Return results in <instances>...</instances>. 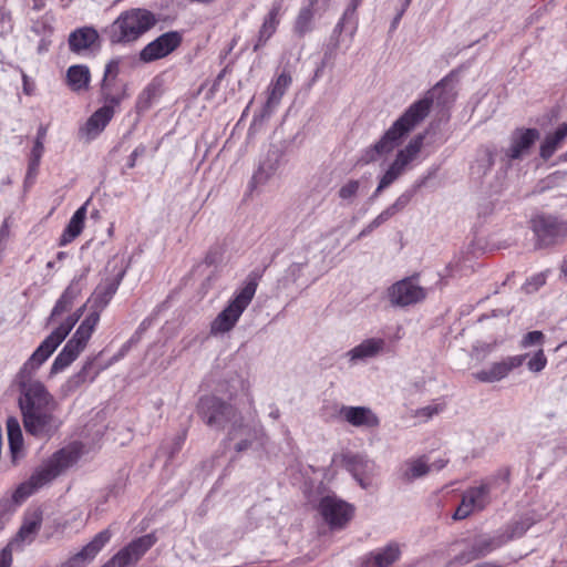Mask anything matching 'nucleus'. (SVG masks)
Returning a JSON list of instances; mask_svg holds the SVG:
<instances>
[{
	"label": "nucleus",
	"mask_w": 567,
	"mask_h": 567,
	"mask_svg": "<svg viewBox=\"0 0 567 567\" xmlns=\"http://www.w3.org/2000/svg\"><path fill=\"white\" fill-rule=\"evenodd\" d=\"M47 358L32 353L16 375L20 395L19 409L28 434L38 439H50L60 429L62 421L55 414L58 402L47 386L34 378Z\"/></svg>",
	"instance_id": "nucleus-1"
},
{
	"label": "nucleus",
	"mask_w": 567,
	"mask_h": 567,
	"mask_svg": "<svg viewBox=\"0 0 567 567\" xmlns=\"http://www.w3.org/2000/svg\"><path fill=\"white\" fill-rule=\"evenodd\" d=\"M124 272H120L114 277H107L97 285L87 303L91 305L92 311L80 323L71 339L65 343L61 352L54 359L51 365V373H58L69 367L78 359L80 353L85 349L91 339L101 317V312L112 300L116 293Z\"/></svg>",
	"instance_id": "nucleus-2"
},
{
	"label": "nucleus",
	"mask_w": 567,
	"mask_h": 567,
	"mask_svg": "<svg viewBox=\"0 0 567 567\" xmlns=\"http://www.w3.org/2000/svg\"><path fill=\"white\" fill-rule=\"evenodd\" d=\"M432 101L422 99L409 106V109L385 131L381 138L367 148L361 162L369 164L375 162L380 156L391 153L430 112Z\"/></svg>",
	"instance_id": "nucleus-3"
},
{
	"label": "nucleus",
	"mask_w": 567,
	"mask_h": 567,
	"mask_svg": "<svg viewBox=\"0 0 567 567\" xmlns=\"http://www.w3.org/2000/svg\"><path fill=\"white\" fill-rule=\"evenodd\" d=\"M157 22V17L147 9H128L112 22L106 33L112 44L132 43L154 28Z\"/></svg>",
	"instance_id": "nucleus-4"
},
{
	"label": "nucleus",
	"mask_w": 567,
	"mask_h": 567,
	"mask_svg": "<svg viewBox=\"0 0 567 567\" xmlns=\"http://www.w3.org/2000/svg\"><path fill=\"white\" fill-rule=\"evenodd\" d=\"M258 287L257 276L250 274L241 287L229 301L227 307L218 313L210 324V333L218 334L230 331L243 312L250 305Z\"/></svg>",
	"instance_id": "nucleus-5"
},
{
	"label": "nucleus",
	"mask_w": 567,
	"mask_h": 567,
	"mask_svg": "<svg viewBox=\"0 0 567 567\" xmlns=\"http://www.w3.org/2000/svg\"><path fill=\"white\" fill-rule=\"evenodd\" d=\"M460 551L450 560V565H466L483 558L505 545L499 532L480 534L472 539L458 543Z\"/></svg>",
	"instance_id": "nucleus-6"
},
{
	"label": "nucleus",
	"mask_w": 567,
	"mask_h": 567,
	"mask_svg": "<svg viewBox=\"0 0 567 567\" xmlns=\"http://www.w3.org/2000/svg\"><path fill=\"white\" fill-rule=\"evenodd\" d=\"M79 458L80 451L76 446L63 447L39 466L30 478L39 489L56 478L64 470L76 463Z\"/></svg>",
	"instance_id": "nucleus-7"
},
{
	"label": "nucleus",
	"mask_w": 567,
	"mask_h": 567,
	"mask_svg": "<svg viewBox=\"0 0 567 567\" xmlns=\"http://www.w3.org/2000/svg\"><path fill=\"white\" fill-rule=\"evenodd\" d=\"M536 248H547L561 243L567 237V221L553 215H536L530 219Z\"/></svg>",
	"instance_id": "nucleus-8"
},
{
	"label": "nucleus",
	"mask_w": 567,
	"mask_h": 567,
	"mask_svg": "<svg viewBox=\"0 0 567 567\" xmlns=\"http://www.w3.org/2000/svg\"><path fill=\"white\" fill-rule=\"evenodd\" d=\"M120 59H112L105 65L104 75L101 82V99L105 106L112 110L130 96L127 82L118 79Z\"/></svg>",
	"instance_id": "nucleus-9"
},
{
	"label": "nucleus",
	"mask_w": 567,
	"mask_h": 567,
	"mask_svg": "<svg viewBox=\"0 0 567 567\" xmlns=\"http://www.w3.org/2000/svg\"><path fill=\"white\" fill-rule=\"evenodd\" d=\"M197 412L208 426L215 429H223L227 423L233 424L239 415L231 404L212 395L199 399Z\"/></svg>",
	"instance_id": "nucleus-10"
},
{
	"label": "nucleus",
	"mask_w": 567,
	"mask_h": 567,
	"mask_svg": "<svg viewBox=\"0 0 567 567\" xmlns=\"http://www.w3.org/2000/svg\"><path fill=\"white\" fill-rule=\"evenodd\" d=\"M491 491L492 484L487 481H482L477 486L465 489L461 503L452 516L453 519H465L471 514L485 509L491 503Z\"/></svg>",
	"instance_id": "nucleus-11"
},
{
	"label": "nucleus",
	"mask_w": 567,
	"mask_h": 567,
	"mask_svg": "<svg viewBox=\"0 0 567 567\" xmlns=\"http://www.w3.org/2000/svg\"><path fill=\"white\" fill-rule=\"evenodd\" d=\"M183 42V33L179 31H167L147 43L138 53L143 63H152L165 59L176 51Z\"/></svg>",
	"instance_id": "nucleus-12"
},
{
	"label": "nucleus",
	"mask_w": 567,
	"mask_h": 567,
	"mask_svg": "<svg viewBox=\"0 0 567 567\" xmlns=\"http://www.w3.org/2000/svg\"><path fill=\"white\" fill-rule=\"evenodd\" d=\"M228 437L229 440H238L235 450L237 452H244L251 447L255 442L264 445L266 432L260 423H245L243 416L239 414L230 425Z\"/></svg>",
	"instance_id": "nucleus-13"
},
{
	"label": "nucleus",
	"mask_w": 567,
	"mask_h": 567,
	"mask_svg": "<svg viewBox=\"0 0 567 567\" xmlns=\"http://www.w3.org/2000/svg\"><path fill=\"white\" fill-rule=\"evenodd\" d=\"M388 297L394 307H409L423 301L426 290L415 282L414 277L396 281L388 289Z\"/></svg>",
	"instance_id": "nucleus-14"
},
{
	"label": "nucleus",
	"mask_w": 567,
	"mask_h": 567,
	"mask_svg": "<svg viewBox=\"0 0 567 567\" xmlns=\"http://www.w3.org/2000/svg\"><path fill=\"white\" fill-rule=\"evenodd\" d=\"M156 543L154 534L143 535L118 550L103 567H131Z\"/></svg>",
	"instance_id": "nucleus-15"
},
{
	"label": "nucleus",
	"mask_w": 567,
	"mask_h": 567,
	"mask_svg": "<svg viewBox=\"0 0 567 567\" xmlns=\"http://www.w3.org/2000/svg\"><path fill=\"white\" fill-rule=\"evenodd\" d=\"M319 512L330 528H342L353 516V507L336 497L326 496L319 503Z\"/></svg>",
	"instance_id": "nucleus-16"
},
{
	"label": "nucleus",
	"mask_w": 567,
	"mask_h": 567,
	"mask_svg": "<svg viewBox=\"0 0 567 567\" xmlns=\"http://www.w3.org/2000/svg\"><path fill=\"white\" fill-rule=\"evenodd\" d=\"M86 305L78 308L73 313L68 316L63 322L60 323L58 328H55L35 349L33 353L37 355H42L43 358L49 359L50 355L56 350V348L63 342V340L71 332L73 327L83 316L84 309Z\"/></svg>",
	"instance_id": "nucleus-17"
},
{
	"label": "nucleus",
	"mask_w": 567,
	"mask_h": 567,
	"mask_svg": "<svg viewBox=\"0 0 567 567\" xmlns=\"http://www.w3.org/2000/svg\"><path fill=\"white\" fill-rule=\"evenodd\" d=\"M539 136V131L536 128H516L511 135L508 147L504 150L506 158L509 161L523 158Z\"/></svg>",
	"instance_id": "nucleus-18"
},
{
	"label": "nucleus",
	"mask_w": 567,
	"mask_h": 567,
	"mask_svg": "<svg viewBox=\"0 0 567 567\" xmlns=\"http://www.w3.org/2000/svg\"><path fill=\"white\" fill-rule=\"evenodd\" d=\"M42 520L43 514L40 508L28 511L23 516L22 525L10 544L21 548L31 544L41 528Z\"/></svg>",
	"instance_id": "nucleus-19"
},
{
	"label": "nucleus",
	"mask_w": 567,
	"mask_h": 567,
	"mask_svg": "<svg viewBox=\"0 0 567 567\" xmlns=\"http://www.w3.org/2000/svg\"><path fill=\"white\" fill-rule=\"evenodd\" d=\"M282 151L277 146H271L266 153L265 157L260 161L257 171L251 177V185H262L267 183L280 167Z\"/></svg>",
	"instance_id": "nucleus-20"
},
{
	"label": "nucleus",
	"mask_w": 567,
	"mask_h": 567,
	"mask_svg": "<svg viewBox=\"0 0 567 567\" xmlns=\"http://www.w3.org/2000/svg\"><path fill=\"white\" fill-rule=\"evenodd\" d=\"M424 135L419 134L409 144L400 150L388 171L398 178L406 171L408 166L417 157L423 146Z\"/></svg>",
	"instance_id": "nucleus-21"
},
{
	"label": "nucleus",
	"mask_w": 567,
	"mask_h": 567,
	"mask_svg": "<svg viewBox=\"0 0 567 567\" xmlns=\"http://www.w3.org/2000/svg\"><path fill=\"white\" fill-rule=\"evenodd\" d=\"M87 270H83V272L79 276H75L70 285L65 288L63 293L60 296L58 301L55 302L49 320H53L55 317L68 312L71 310L74 300L80 296L83 287L84 281L86 278Z\"/></svg>",
	"instance_id": "nucleus-22"
},
{
	"label": "nucleus",
	"mask_w": 567,
	"mask_h": 567,
	"mask_svg": "<svg viewBox=\"0 0 567 567\" xmlns=\"http://www.w3.org/2000/svg\"><path fill=\"white\" fill-rule=\"evenodd\" d=\"M526 355H514L495 362L487 370L478 371L474 374L475 379L481 382H496L504 379L508 373L523 364Z\"/></svg>",
	"instance_id": "nucleus-23"
},
{
	"label": "nucleus",
	"mask_w": 567,
	"mask_h": 567,
	"mask_svg": "<svg viewBox=\"0 0 567 567\" xmlns=\"http://www.w3.org/2000/svg\"><path fill=\"white\" fill-rule=\"evenodd\" d=\"M100 40L93 27H81L69 34L68 44L71 52L81 54L94 48Z\"/></svg>",
	"instance_id": "nucleus-24"
},
{
	"label": "nucleus",
	"mask_w": 567,
	"mask_h": 567,
	"mask_svg": "<svg viewBox=\"0 0 567 567\" xmlns=\"http://www.w3.org/2000/svg\"><path fill=\"white\" fill-rule=\"evenodd\" d=\"M340 415L351 425L360 427H377L380 420L370 408L367 406H342Z\"/></svg>",
	"instance_id": "nucleus-25"
},
{
	"label": "nucleus",
	"mask_w": 567,
	"mask_h": 567,
	"mask_svg": "<svg viewBox=\"0 0 567 567\" xmlns=\"http://www.w3.org/2000/svg\"><path fill=\"white\" fill-rule=\"evenodd\" d=\"M115 111L111 106L103 105L97 109L86 121L85 125L80 130L82 136L86 140L95 138L110 123Z\"/></svg>",
	"instance_id": "nucleus-26"
},
{
	"label": "nucleus",
	"mask_w": 567,
	"mask_h": 567,
	"mask_svg": "<svg viewBox=\"0 0 567 567\" xmlns=\"http://www.w3.org/2000/svg\"><path fill=\"white\" fill-rule=\"evenodd\" d=\"M348 466L349 471L363 488L370 486L371 477L375 472V464L373 461L362 455H354L349 458Z\"/></svg>",
	"instance_id": "nucleus-27"
},
{
	"label": "nucleus",
	"mask_w": 567,
	"mask_h": 567,
	"mask_svg": "<svg viewBox=\"0 0 567 567\" xmlns=\"http://www.w3.org/2000/svg\"><path fill=\"white\" fill-rule=\"evenodd\" d=\"M385 340L382 338H370L363 340L360 344L349 350L346 355L349 361L355 363L360 360L370 359L377 357L384 350Z\"/></svg>",
	"instance_id": "nucleus-28"
},
{
	"label": "nucleus",
	"mask_w": 567,
	"mask_h": 567,
	"mask_svg": "<svg viewBox=\"0 0 567 567\" xmlns=\"http://www.w3.org/2000/svg\"><path fill=\"white\" fill-rule=\"evenodd\" d=\"M8 442L13 463L24 455L23 435L20 422L16 416L7 419Z\"/></svg>",
	"instance_id": "nucleus-29"
},
{
	"label": "nucleus",
	"mask_w": 567,
	"mask_h": 567,
	"mask_svg": "<svg viewBox=\"0 0 567 567\" xmlns=\"http://www.w3.org/2000/svg\"><path fill=\"white\" fill-rule=\"evenodd\" d=\"M292 78L290 73L284 71L278 75V78L275 81L270 83L268 87V97L265 104L266 111L270 112L280 103L282 96L290 86Z\"/></svg>",
	"instance_id": "nucleus-30"
},
{
	"label": "nucleus",
	"mask_w": 567,
	"mask_h": 567,
	"mask_svg": "<svg viewBox=\"0 0 567 567\" xmlns=\"http://www.w3.org/2000/svg\"><path fill=\"white\" fill-rule=\"evenodd\" d=\"M281 6L280 3H275L268 14L266 16L264 23L259 30L258 41L254 47V50L257 51L259 48L266 44V42L272 37L276 32L277 27L279 24V12Z\"/></svg>",
	"instance_id": "nucleus-31"
},
{
	"label": "nucleus",
	"mask_w": 567,
	"mask_h": 567,
	"mask_svg": "<svg viewBox=\"0 0 567 567\" xmlns=\"http://www.w3.org/2000/svg\"><path fill=\"white\" fill-rule=\"evenodd\" d=\"M566 137L567 123H563L557 127L555 132L545 136L539 147V156L545 161L549 159Z\"/></svg>",
	"instance_id": "nucleus-32"
},
{
	"label": "nucleus",
	"mask_w": 567,
	"mask_h": 567,
	"mask_svg": "<svg viewBox=\"0 0 567 567\" xmlns=\"http://www.w3.org/2000/svg\"><path fill=\"white\" fill-rule=\"evenodd\" d=\"M89 202L82 205L80 208L75 210L73 216L71 217L68 226L65 227L62 236H61V245H65L74 240L83 230L84 220L86 217V206Z\"/></svg>",
	"instance_id": "nucleus-33"
},
{
	"label": "nucleus",
	"mask_w": 567,
	"mask_h": 567,
	"mask_svg": "<svg viewBox=\"0 0 567 567\" xmlns=\"http://www.w3.org/2000/svg\"><path fill=\"white\" fill-rule=\"evenodd\" d=\"M91 80L90 70L86 65H72L66 71V83L72 91L85 90Z\"/></svg>",
	"instance_id": "nucleus-34"
},
{
	"label": "nucleus",
	"mask_w": 567,
	"mask_h": 567,
	"mask_svg": "<svg viewBox=\"0 0 567 567\" xmlns=\"http://www.w3.org/2000/svg\"><path fill=\"white\" fill-rule=\"evenodd\" d=\"M429 471L430 466L423 458L410 460L405 462L401 477L404 482H412L426 475Z\"/></svg>",
	"instance_id": "nucleus-35"
},
{
	"label": "nucleus",
	"mask_w": 567,
	"mask_h": 567,
	"mask_svg": "<svg viewBox=\"0 0 567 567\" xmlns=\"http://www.w3.org/2000/svg\"><path fill=\"white\" fill-rule=\"evenodd\" d=\"M533 525V520L529 518H523L507 525L504 529H499V534L505 544L508 542L522 537Z\"/></svg>",
	"instance_id": "nucleus-36"
},
{
	"label": "nucleus",
	"mask_w": 567,
	"mask_h": 567,
	"mask_svg": "<svg viewBox=\"0 0 567 567\" xmlns=\"http://www.w3.org/2000/svg\"><path fill=\"white\" fill-rule=\"evenodd\" d=\"M400 557V547L398 544H389L385 548L372 554V560L375 567H389Z\"/></svg>",
	"instance_id": "nucleus-37"
},
{
	"label": "nucleus",
	"mask_w": 567,
	"mask_h": 567,
	"mask_svg": "<svg viewBox=\"0 0 567 567\" xmlns=\"http://www.w3.org/2000/svg\"><path fill=\"white\" fill-rule=\"evenodd\" d=\"M312 20H313V10L312 4L302 8L295 22V31L299 35H305L312 29Z\"/></svg>",
	"instance_id": "nucleus-38"
},
{
	"label": "nucleus",
	"mask_w": 567,
	"mask_h": 567,
	"mask_svg": "<svg viewBox=\"0 0 567 567\" xmlns=\"http://www.w3.org/2000/svg\"><path fill=\"white\" fill-rule=\"evenodd\" d=\"M99 373L100 370L94 368V360H87L70 382L72 385L78 386L86 381H94Z\"/></svg>",
	"instance_id": "nucleus-39"
},
{
	"label": "nucleus",
	"mask_w": 567,
	"mask_h": 567,
	"mask_svg": "<svg viewBox=\"0 0 567 567\" xmlns=\"http://www.w3.org/2000/svg\"><path fill=\"white\" fill-rule=\"evenodd\" d=\"M359 189L360 182L357 179H349L339 188L338 196L348 204H352L359 193Z\"/></svg>",
	"instance_id": "nucleus-40"
},
{
	"label": "nucleus",
	"mask_w": 567,
	"mask_h": 567,
	"mask_svg": "<svg viewBox=\"0 0 567 567\" xmlns=\"http://www.w3.org/2000/svg\"><path fill=\"white\" fill-rule=\"evenodd\" d=\"M156 95V87L154 85H147L137 96L136 109L140 112H144L150 109L152 102Z\"/></svg>",
	"instance_id": "nucleus-41"
},
{
	"label": "nucleus",
	"mask_w": 567,
	"mask_h": 567,
	"mask_svg": "<svg viewBox=\"0 0 567 567\" xmlns=\"http://www.w3.org/2000/svg\"><path fill=\"white\" fill-rule=\"evenodd\" d=\"M38 487H35L34 483H32L31 478L27 482L21 483L13 493V499L18 503H22L29 496H31Z\"/></svg>",
	"instance_id": "nucleus-42"
},
{
	"label": "nucleus",
	"mask_w": 567,
	"mask_h": 567,
	"mask_svg": "<svg viewBox=\"0 0 567 567\" xmlns=\"http://www.w3.org/2000/svg\"><path fill=\"white\" fill-rule=\"evenodd\" d=\"M414 193H415L414 189H409V190H405L403 194H401L396 198V200L390 206V208L394 212V214H398L399 212H401L409 205V203L411 202V199L414 196Z\"/></svg>",
	"instance_id": "nucleus-43"
},
{
	"label": "nucleus",
	"mask_w": 567,
	"mask_h": 567,
	"mask_svg": "<svg viewBox=\"0 0 567 567\" xmlns=\"http://www.w3.org/2000/svg\"><path fill=\"white\" fill-rule=\"evenodd\" d=\"M546 363L547 359L544 351L540 349L529 359L527 365L530 371L540 372L546 367Z\"/></svg>",
	"instance_id": "nucleus-44"
},
{
	"label": "nucleus",
	"mask_w": 567,
	"mask_h": 567,
	"mask_svg": "<svg viewBox=\"0 0 567 567\" xmlns=\"http://www.w3.org/2000/svg\"><path fill=\"white\" fill-rule=\"evenodd\" d=\"M12 28L11 12L6 8H0V35L8 34Z\"/></svg>",
	"instance_id": "nucleus-45"
},
{
	"label": "nucleus",
	"mask_w": 567,
	"mask_h": 567,
	"mask_svg": "<svg viewBox=\"0 0 567 567\" xmlns=\"http://www.w3.org/2000/svg\"><path fill=\"white\" fill-rule=\"evenodd\" d=\"M543 339H544L543 332L535 330V331H530L527 334H525L520 344L523 348H528L530 346L542 343Z\"/></svg>",
	"instance_id": "nucleus-46"
},
{
	"label": "nucleus",
	"mask_w": 567,
	"mask_h": 567,
	"mask_svg": "<svg viewBox=\"0 0 567 567\" xmlns=\"http://www.w3.org/2000/svg\"><path fill=\"white\" fill-rule=\"evenodd\" d=\"M443 409H444V406L442 404H431V405H427V406H424V408L417 410L416 416L424 417L427 420V419L432 417L433 415L443 411Z\"/></svg>",
	"instance_id": "nucleus-47"
},
{
	"label": "nucleus",
	"mask_w": 567,
	"mask_h": 567,
	"mask_svg": "<svg viewBox=\"0 0 567 567\" xmlns=\"http://www.w3.org/2000/svg\"><path fill=\"white\" fill-rule=\"evenodd\" d=\"M14 546L10 543L0 550V567H11L13 557H12V548Z\"/></svg>",
	"instance_id": "nucleus-48"
},
{
	"label": "nucleus",
	"mask_w": 567,
	"mask_h": 567,
	"mask_svg": "<svg viewBox=\"0 0 567 567\" xmlns=\"http://www.w3.org/2000/svg\"><path fill=\"white\" fill-rule=\"evenodd\" d=\"M396 179H398V177L386 169L385 173L382 175V177L379 181L378 192H382L383 189L388 188Z\"/></svg>",
	"instance_id": "nucleus-49"
},
{
	"label": "nucleus",
	"mask_w": 567,
	"mask_h": 567,
	"mask_svg": "<svg viewBox=\"0 0 567 567\" xmlns=\"http://www.w3.org/2000/svg\"><path fill=\"white\" fill-rule=\"evenodd\" d=\"M394 215V212L389 206L372 220V227H380Z\"/></svg>",
	"instance_id": "nucleus-50"
},
{
	"label": "nucleus",
	"mask_w": 567,
	"mask_h": 567,
	"mask_svg": "<svg viewBox=\"0 0 567 567\" xmlns=\"http://www.w3.org/2000/svg\"><path fill=\"white\" fill-rule=\"evenodd\" d=\"M146 151L144 145L137 146L130 155L126 166L128 168H133L136 165V161L140 156H142Z\"/></svg>",
	"instance_id": "nucleus-51"
},
{
	"label": "nucleus",
	"mask_w": 567,
	"mask_h": 567,
	"mask_svg": "<svg viewBox=\"0 0 567 567\" xmlns=\"http://www.w3.org/2000/svg\"><path fill=\"white\" fill-rule=\"evenodd\" d=\"M44 153V144L41 142H34L30 153V159L34 162H41V157Z\"/></svg>",
	"instance_id": "nucleus-52"
},
{
	"label": "nucleus",
	"mask_w": 567,
	"mask_h": 567,
	"mask_svg": "<svg viewBox=\"0 0 567 567\" xmlns=\"http://www.w3.org/2000/svg\"><path fill=\"white\" fill-rule=\"evenodd\" d=\"M545 282H546V275L544 272H540V274L533 276L527 281V287L529 288L533 286V289L537 290L539 287L544 286Z\"/></svg>",
	"instance_id": "nucleus-53"
},
{
	"label": "nucleus",
	"mask_w": 567,
	"mask_h": 567,
	"mask_svg": "<svg viewBox=\"0 0 567 567\" xmlns=\"http://www.w3.org/2000/svg\"><path fill=\"white\" fill-rule=\"evenodd\" d=\"M482 162V167L484 169V173L488 169L492 168V166L494 165V156H493V153L488 150H486L483 154V157L481 159Z\"/></svg>",
	"instance_id": "nucleus-54"
},
{
	"label": "nucleus",
	"mask_w": 567,
	"mask_h": 567,
	"mask_svg": "<svg viewBox=\"0 0 567 567\" xmlns=\"http://www.w3.org/2000/svg\"><path fill=\"white\" fill-rule=\"evenodd\" d=\"M40 162L29 159L27 181L33 179L38 174Z\"/></svg>",
	"instance_id": "nucleus-55"
},
{
	"label": "nucleus",
	"mask_w": 567,
	"mask_h": 567,
	"mask_svg": "<svg viewBox=\"0 0 567 567\" xmlns=\"http://www.w3.org/2000/svg\"><path fill=\"white\" fill-rule=\"evenodd\" d=\"M361 2L362 0H350L347 9L344 10V17H352Z\"/></svg>",
	"instance_id": "nucleus-56"
},
{
	"label": "nucleus",
	"mask_w": 567,
	"mask_h": 567,
	"mask_svg": "<svg viewBox=\"0 0 567 567\" xmlns=\"http://www.w3.org/2000/svg\"><path fill=\"white\" fill-rule=\"evenodd\" d=\"M10 235V225H9V219H4V221L2 223L1 227H0V241L1 240H6Z\"/></svg>",
	"instance_id": "nucleus-57"
},
{
	"label": "nucleus",
	"mask_w": 567,
	"mask_h": 567,
	"mask_svg": "<svg viewBox=\"0 0 567 567\" xmlns=\"http://www.w3.org/2000/svg\"><path fill=\"white\" fill-rule=\"evenodd\" d=\"M47 132H48L47 126L40 125L39 128H38L34 142H41L42 144H44V141H45V137H47Z\"/></svg>",
	"instance_id": "nucleus-58"
},
{
	"label": "nucleus",
	"mask_w": 567,
	"mask_h": 567,
	"mask_svg": "<svg viewBox=\"0 0 567 567\" xmlns=\"http://www.w3.org/2000/svg\"><path fill=\"white\" fill-rule=\"evenodd\" d=\"M409 7H404V3L401 4L400 11L396 13V16L393 19L392 27L395 28V25L399 23L401 18L403 17L404 12L406 11Z\"/></svg>",
	"instance_id": "nucleus-59"
},
{
	"label": "nucleus",
	"mask_w": 567,
	"mask_h": 567,
	"mask_svg": "<svg viewBox=\"0 0 567 567\" xmlns=\"http://www.w3.org/2000/svg\"><path fill=\"white\" fill-rule=\"evenodd\" d=\"M374 229H377V227H372V221L367 226L364 227L360 234L358 235V238H362L369 234H371Z\"/></svg>",
	"instance_id": "nucleus-60"
},
{
	"label": "nucleus",
	"mask_w": 567,
	"mask_h": 567,
	"mask_svg": "<svg viewBox=\"0 0 567 567\" xmlns=\"http://www.w3.org/2000/svg\"><path fill=\"white\" fill-rule=\"evenodd\" d=\"M347 18H348V17H344V14L342 16V18H341V19H340V21L337 23V25H336V28H334V30H333V32H334V33L340 34V33L342 32L343 27H344V22H346V19H347Z\"/></svg>",
	"instance_id": "nucleus-61"
},
{
	"label": "nucleus",
	"mask_w": 567,
	"mask_h": 567,
	"mask_svg": "<svg viewBox=\"0 0 567 567\" xmlns=\"http://www.w3.org/2000/svg\"><path fill=\"white\" fill-rule=\"evenodd\" d=\"M474 567H503L496 563H492V561H483V563H478L476 564Z\"/></svg>",
	"instance_id": "nucleus-62"
},
{
	"label": "nucleus",
	"mask_w": 567,
	"mask_h": 567,
	"mask_svg": "<svg viewBox=\"0 0 567 567\" xmlns=\"http://www.w3.org/2000/svg\"><path fill=\"white\" fill-rule=\"evenodd\" d=\"M44 0H33V9L40 11L44 8Z\"/></svg>",
	"instance_id": "nucleus-63"
},
{
	"label": "nucleus",
	"mask_w": 567,
	"mask_h": 567,
	"mask_svg": "<svg viewBox=\"0 0 567 567\" xmlns=\"http://www.w3.org/2000/svg\"><path fill=\"white\" fill-rule=\"evenodd\" d=\"M560 269H561V272L565 276H567V256L564 258Z\"/></svg>",
	"instance_id": "nucleus-64"
}]
</instances>
